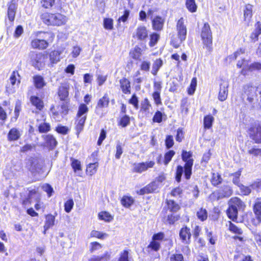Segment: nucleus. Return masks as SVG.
<instances>
[{
    "instance_id": "4468645a",
    "label": "nucleus",
    "mask_w": 261,
    "mask_h": 261,
    "mask_svg": "<svg viewBox=\"0 0 261 261\" xmlns=\"http://www.w3.org/2000/svg\"><path fill=\"white\" fill-rule=\"evenodd\" d=\"M160 187L159 184L155 180L151 182L144 188L141 189L138 193L140 195L151 193L156 190Z\"/></svg>"
},
{
    "instance_id": "58836bf2",
    "label": "nucleus",
    "mask_w": 261,
    "mask_h": 261,
    "mask_svg": "<svg viewBox=\"0 0 261 261\" xmlns=\"http://www.w3.org/2000/svg\"><path fill=\"white\" fill-rule=\"evenodd\" d=\"M241 175V171L240 170L238 171L231 173L229 175V176H233L232 182L234 184L238 186V187H240L241 184L240 182V177Z\"/></svg>"
},
{
    "instance_id": "052dcab7",
    "label": "nucleus",
    "mask_w": 261,
    "mask_h": 261,
    "mask_svg": "<svg viewBox=\"0 0 261 261\" xmlns=\"http://www.w3.org/2000/svg\"><path fill=\"white\" fill-rule=\"evenodd\" d=\"M160 38L159 35L153 33L150 36V42L149 45L150 46L152 47L158 41Z\"/></svg>"
},
{
    "instance_id": "c03bdc74",
    "label": "nucleus",
    "mask_w": 261,
    "mask_h": 261,
    "mask_svg": "<svg viewBox=\"0 0 261 261\" xmlns=\"http://www.w3.org/2000/svg\"><path fill=\"white\" fill-rule=\"evenodd\" d=\"M50 129V124L48 123H41L38 126V130L40 133L48 132Z\"/></svg>"
},
{
    "instance_id": "2f4dec72",
    "label": "nucleus",
    "mask_w": 261,
    "mask_h": 261,
    "mask_svg": "<svg viewBox=\"0 0 261 261\" xmlns=\"http://www.w3.org/2000/svg\"><path fill=\"white\" fill-rule=\"evenodd\" d=\"M97 167L98 163L97 162L89 164L87 167V173L91 176L93 175L96 173Z\"/></svg>"
},
{
    "instance_id": "393cba45",
    "label": "nucleus",
    "mask_w": 261,
    "mask_h": 261,
    "mask_svg": "<svg viewBox=\"0 0 261 261\" xmlns=\"http://www.w3.org/2000/svg\"><path fill=\"white\" fill-rule=\"evenodd\" d=\"M30 101L32 104L39 111H40L44 107L43 101L37 96H31L30 98Z\"/></svg>"
},
{
    "instance_id": "de8ad7c7",
    "label": "nucleus",
    "mask_w": 261,
    "mask_h": 261,
    "mask_svg": "<svg viewBox=\"0 0 261 261\" xmlns=\"http://www.w3.org/2000/svg\"><path fill=\"white\" fill-rule=\"evenodd\" d=\"M88 111V108L87 106L85 104H81L79 108L77 116L78 117H83V115L86 114Z\"/></svg>"
},
{
    "instance_id": "f03ea898",
    "label": "nucleus",
    "mask_w": 261,
    "mask_h": 261,
    "mask_svg": "<svg viewBox=\"0 0 261 261\" xmlns=\"http://www.w3.org/2000/svg\"><path fill=\"white\" fill-rule=\"evenodd\" d=\"M228 208L226 211L228 218L233 221L236 222L239 212H244L246 204L240 198L234 197L230 198L228 201Z\"/></svg>"
},
{
    "instance_id": "69168bd1",
    "label": "nucleus",
    "mask_w": 261,
    "mask_h": 261,
    "mask_svg": "<svg viewBox=\"0 0 261 261\" xmlns=\"http://www.w3.org/2000/svg\"><path fill=\"white\" fill-rule=\"evenodd\" d=\"M73 204L74 202L72 199H69L64 204L65 211L67 213H69L72 210Z\"/></svg>"
},
{
    "instance_id": "0eeeda50",
    "label": "nucleus",
    "mask_w": 261,
    "mask_h": 261,
    "mask_svg": "<svg viewBox=\"0 0 261 261\" xmlns=\"http://www.w3.org/2000/svg\"><path fill=\"white\" fill-rule=\"evenodd\" d=\"M31 64L38 69H40L44 62L45 57L40 53L31 51L28 55Z\"/></svg>"
},
{
    "instance_id": "cd10ccee",
    "label": "nucleus",
    "mask_w": 261,
    "mask_h": 261,
    "mask_svg": "<svg viewBox=\"0 0 261 261\" xmlns=\"http://www.w3.org/2000/svg\"><path fill=\"white\" fill-rule=\"evenodd\" d=\"M249 61L245 59H242L241 61H239L237 63V66L239 68H242L241 73L243 75L247 74V69L248 67Z\"/></svg>"
},
{
    "instance_id": "bb28decb",
    "label": "nucleus",
    "mask_w": 261,
    "mask_h": 261,
    "mask_svg": "<svg viewBox=\"0 0 261 261\" xmlns=\"http://www.w3.org/2000/svg\"><path fill=\"white\" fill-rule=\"evenodd\" d=\"M232 192L230 187L226 186L224 188L223 190H220L217 193V198L219 199L224 197H229L232 194Z\"/></svg>"
},
{
    "instance_id": "a18cd8bd",
    "label": "nucleus",
    "mask_w": 261,
    "mask_h": 261,
    "mask_svg": "<svg viewBox=\"0 0 261 261\" xmlns=\"http://www.w3.org/2000/svg\"><path fill=\"white\" fill-rule=\"evenodd\" d=\"M79 118V119L78 120V122L76 125V129L78 132V133H79L83 130L86 119V115H84L83 116V117Z\"/></svg>"
},
{
    "instance_id": "a19ab883",
    "label": "nucleus",
    "mask_w": 261,
    "mask_h": 261,
    "mask_svg": "<svg viewBox=\"0 0 261 261\" xmlns=\"http://www.w3.org/2000/svg\"><path fill=\"white\" fill-rule=\"evenodd\" d=\"M98 217L100 220L106 222H110L113 219L111 215L107 212H101L99 213Z\"/></svg>"
},
{
    "instance_id": "c756f323",
    "label": "nucleus",
    "mask_w": 261,
    "mask_h": 261,
    "mask_svg": "<svg viewBox=\"0 0 261 261\" xmlns=\"http://www.w3.org/2000/svg\"><path fill=\"white\" fill-rule=\"evenodd\" d=\"M9 80L12 86H15L16 82H17V85H19L20 83V77L17 71H13L10 77Z\"/></svg>"
},
{
    "instance_id": "864d4df0",
    "label": "nucleus",
    "mask_w": 261,
    "mask_h": 261,
    "mask_svg": "<svg viewBox=\"0 0 261 261\" xmlns=\"http://www.w3.org/2000/svg\"><path fill=\"white\" fill-rule=\"evenodd\" d=\"M174 154L175 152L173 150H170L165 153L164 161V164L165 165H167L169 163Z\"/></svg>"
},
{
    "instance_id": "7ed1b4c3",
    "label": "nucleus",
    "mask_w": 261,
    "mask_h": 261,
    "mask_svg": "<svg viewBox=\"0 0 261 261\" xmlns=\"http://www.w3.org/2000/svg\"><path fill=\"white\" fill-rule=\"evenodd\" d=\"M41 18L46 24L57 26L64 24L67 20L65 16L58 13H44L41 15Z\"/></svg>"
},
{
    "instance_id": "b1692460",
    "label": "nucleus",
    "mask_w": 261,
    "mask_h": 261,
    "mask_svg": "<svg viewBox=\"0 0 261 261\" xmlns=\"http://www.w3.org/2000/svg\"><path fill=\"white\" fill-rule=\"evenodd\" d=\"M33 83L37 89H42L46 85V83L43 77L41 75H35L33 77Z\"/></svg>"
},
{
    "instance_id": "5fc2aeb1",
    "label": "nucleus",
    "mask_w": 261,
    "mask_h": 261,
    "mask_svg": "<svg viewBox=\"0 0 261 261\" xmlns=\"http://www.w3.org/2000/svg\"><path fill=\"white\" fill-rule=\"evenodd\" d=\"M255 70H261V64L258 62L254 63L252 64L249 65L248 64V67L247 69L248 71H252Z\"/></svg>"
},
{
    "instance_id": "bf43d9fd",
    "label": "nucleus",
    "mask_w": 261,
    "mask_h": 261,
    "mask_svg": "<svg viewBox=\"0 0 261 261\" xmlns=\"http://www.w3.org/2000/svg\"><path fill=\"white\" fill-rule=\"evenodd\" d=\"M55 4V0H42L41 4L43 7L46 9L51 8Z\"/></svg>"
},
{
    "instance_id": "338daca9",
    "label": "nucleus",
    "mask_w": 261,
    "mask_h": 261,
    "mask_svg": "<svg viewBox=\"0 0 261 261\" xmlns=\"http://www.w3.org/2000/svg\"><path fill=\"white\" fill-rule=\"evenodd\" d=\"M130 123V118L127 115L124 116L120 120V125L122 127H125Z\"/></svg>"
},
{
    "instance_id": "412c9836",
    "label": "nucleus",
    "mask_w": 261,
    "mask_h": 261,
    "mask_svg": "<svg viewBox=\"0 0 261 261\" xmlns=\"http://www.w3.org/2000/svg\"><path fill=\"white\" fill-rule=\"evenodd\" d=\"M254 27L255 29L250 36L251 40L253 42L258 40V37L261 34V23L259 21L257 22Z\"/></svg>"
},
{
    "instance_id": "13d9d810",
    "label": "nucleus",
    "mask_w": 261,
    "mask_h": 261,
    "mask_svg": "<svg viewBox=\"0 0 261 261\" xmlns=\"http://www.w3.org/2000/svg\"><path fill=\"white\" fill-rule=\"evenodd\" d=\"M50 111L53 113L54 118L58 121H59V118L63 117V114L61 113L60 110L56 111L55 107L53 106L51 108Z\"/></svg>"
},
{
    "instance_id": "f3484780",
    "label": "nucleus",
    "mask_w": 261,
    "mask_h": 261,
    "mask_svg": "<svg viewBox=\"0 0 261 261\" xmlns=\"http://www.w3.org/2000/svg\"><path fill=\"white\" fill-rule=\"evenodd\" d=\"M251 130V136L256 143H261V123Z\"/></svg>"
},
{
    "instance_id": "1a4fd4ad",
    "label": "nucleus",
    "mask_w": 261,
    "mask_h": 261,
    "mask_svg": "<svg viewBox=\"0 0 261 261\" xmlns=\"http://www.w3.org/2000/svg\"><path fill=\"white\" fill-rule=\"evenodd\" d=\"M110 100L107 94H105L103 96L100 98L98 101L97 106L95 109V113L100 116H102L103 108L107 107L109 106Z\"/></svg>"
},
{
    "instance_id": "5701e85b",
    "label": "nucleus",
    "mask_w": 261,
    "mask_h": 261,
    "mask_svg": "<svg viewBox=\"0 0 261 261\" xmlns=\"http://www.w3.org/2000/svg\"><path fill=\"white\" fill-rule=\"evenodd\" d=\"M21 133L16 128H12L10 130L8 134V140L10 141H16L19 139Z\"/></svg>"
},
{
    "instance_id": "39448f33",
    "label": "nucleus",
    "mask_w": 261,
    "mask_h": 261,
    "mask_svg": "<svg viewBox=\"0 0 261 261\" xmlns=\"http://www.w3.org/2000/svg\"><path fill=\"white\" fill-rule=\"evenodd\" d=\"M201 37L204 46L211 52L212 50V33L210 25L205 23L201 30Z\"/></svg>"
},
{
    "instance_id": "774afa93",
    "label": "nucleus",
    "mask_w": 261,
    "mask_h": 261,
    "mask_svg": "<svg viewBox=\"0 0 261 261\" xmlns=\"http://www.w3.org/2000/svg\"><path fill=\"white\" fill-rule=\"evenodd\" d=\"M148 248H151L152 250L154 251H158L159 250L160 248V244L158 241H155L152 240V241L150 242V244L148 246Z\"/></svg>"
},
{
    "instance_id": "4c0bfd02",
    "label": "nucleus",
    "mask_w": 261,
    "mask_h": 261,
    "mask_svg": "<svg viewBox=\"0 0 261 261\" xmlns=\"http://www.w3.org/2000/svg\"><path fill=\"white\" fill-rule=\"evenodd\" d=\"M186 7L191 12H195L197 10V6L195 0H187L186 3Z\"/></svg>"
},
{
    "instance_id": "603ef678",
    "label": "nucleus",
    "mask_w": 261,
    "mask_h": 261,
    "mask_svg": "<svg viewBox=\"0 0 261 261\" xmlns=\"http://www.w3.org/2000/svg\"><path fill=\"white\" fill-rule=\"evenodd\" d=\"M197 86V79L196 77H193L192 79L190 88L188 89V93L190 95H192L194 94L196 87Z\"/></svg>"
},
{
    "instance_id": "37998d69",
    "label": "nucleus",
    "mask_w": 261,
    "mask_h": 261,
    "mask_svg": "<svg viewBox=\"0 0 261 261\" xmlns=\"http://www.w3.org/2000/svg\"><path fill=\"white\" fill-rule=\"evenodd\" d=\"M55 218L51 215H48L46 216L45 225L46 228H48L54 226Z\"/></svg>"
},
{
    "instance_id": "09e8293b",
    "label": "nucleus",
    "mask_w": 261,
    "mask_h": 261,
    "mask_svg": "<svg viewBox=\"0 0 261 261\" xmlns=\"http://www.w3.org/2000/svg\"><path fill=\"white\" fill-rule=\"evenodd\" d=\"M198 218L202 221L206 220L207 217V212L205 209L201 208L197 212Z\"/></svg>"
},
{
    "instance_id": "49530a36",
    "label": "nucleus",
    "mask_w": 261,
    "mask_h": 261,
    "mask_svg": "<svg viewBox=\"0 0 261 261\" xmlns=\"http://www.w3.org/2000/svg\"><path fill=\"white\" fill-rule=\"evenodd\" d=\"M70 160L71 161V166L75 172L82 170L81 162L79 160L72 158L70 159Z\"/></svg>"
},
{
    "instance_id": "4d7b16f0",
    "label": "nucleus",
    "mask_w": 261,
    "mask_h": 261,
    "mask_svg": "<svg viewBox=\"0 0 261 261\" xmlns=\"http://www.w3.org/2000/svg\"><path fill=\"white\" fill-rule=\"evenodd\" d=\"M184 172V168L181 166H178L176 172V180L177 182H180L181 176Z\"/></svg>"
},
{
    "instance_id": "aec40b11",
    "label": "nucleus",
    "mask_w": 261,
    "mask_h": 261,
    "mask_svg": "<svg viewBox=\"0 0 261 261\" xmlns=\"http://www.w3.org/2000/svg\"><path fill=\"white\" fill-rule=\"evenodd\" d=\"M48 45L47 42L43 39H34L31 42L32 47L40 49H45L48 46Z\"/></svg>"
},
{
    "instance_id": "0e129e2a",
    "label": "nucleus",
    "mask_w": 261,
    "mask_h": 261,
    "mask_svg": "<svg viewBox=\"0 0 261 261\" xmlns=\"http://www.w3.org/2000/svg\"><path fill=\"white\" fill-rule=\"evenodd\" d=\"M101 245L97 242H92L90 244V251L91 252H94L96 251L99 250L101 248Z\"/></svg>"
},
{
    "instance_id": "6e6d98bb",
    "label": "nucleus",
    "mask_w": 261,
    "mask_h": 261,
    "mask_svg": "<svg viewBox=\"0 0 261 261\" xmlns=\"http://www.w3.org/2000/svg\"><path fill=\"white\" fill-rule=\"evenodd\" d=\"M104 27L107 30H112L113 28V21L111 18H106L103 21Z\"/></svg>"
},
{
    "instance_id": "ddd939ff",
    "label": "nucleus",
    "mask_w": 261,
    "mask_h": 261,
    "mask_svg": "<svg viewBox=\"0 0 261 261\" xmlns=\"http://www.w3.org/2000/svg\"><path fill=\"white\" fill-rule=\"evenodd\" d=\"M229 84L227 81H223L220 85V91L218 95L219 100L223 101L226 99L228 95V90Z\"/></svg>"
},
{
    "instance_id": "4be33fe9",
    "label": "nucleus",
    "mask_w": 261,
    "mask_h": 261,
    "mask_svg": "<svg viewBox=\"0 0 261 261\" xmlns=\"http://www.w3.org/2000/svg\"><path fill=\"white\" fill-rule=\"evenodd\" d=\"M152 110V106L149 100L147 98H145L141 101L140 111L145 113V115H148L151 113Z\"/></svg>"
},
{
    "instance_id": "9d476101",
    "label": "nucleus",
    "mask_w": 261,
    "mask_h": 261,
    "mask_svg": "<svg viewBox=\"0 0 261 261\" xmlns=\"http://www.w3.org/2000/svg\"><path fill=\"white\" fill-rule=\"evenodd\" d=\"M18 0H11L8 4L7 15L9 20L11 21H14L17 9Z\"/></svg>"
},
{
    "instance_id": "f8f14e48",
    "label": "nucleus",
    "mask_w": 261,
    "mask_h": 261,
    "mask_svg": "<svg viewBox=\"0 0 261 261\" xmlns=\"http://www.w3.org/2000/svg\"><path fill=\"white\" fill-rule=\"evenodd\" d=\"M154 164L155 163L153 161L135 164H134V170L136 172L142 173L148 168H152Z\"/></svg>"
},
{
    "instance_id": "680f3d73",
    "label": "nucleus",
    "mask_w": 261,
    "mask_h": 261,
    "mask_svg": "<svg viewBox=\"0 0 261 261\" xmlns=\"http://www.w3.org/2000/svg\"><path fill=\"white\" fill-rule=\"evenodd\" d=\"M118 261H133L130 258H128V252L126 250H124L120 254V257Z\"/></svg>"
},
{
    "instance_id": "c85d7f7f",
    "label": "nucleus",
    "mask_w": 261,
    "mask_h": 261,
    "mask_svg": "<svg viewBox=\"0 0 261 261\" xmlns=\"http://www.w3.org/2000/svg\"><path fill=\"white\" fill-rule=\"evenodd\" d=\"M252 6L250 4L246 5L245 9L244 11V20L249 21L252 16Z\"/></svg>"
},
{
    "instance_id": "423d86ee",
    "label": "nucleus",
    "mask_w": 261,
    "mask_h": 261,
    "mask_svg": "<svg viewBox=\"0 0 261 261\" xmlns=\"http://www.w3.org/2000/svg\"><path fill=\"white\" fill-rule=\"evenodd\" d=\"M182 160L186 163L184 166L185 176L186 179H188L190 178L192 174V167L193 165V159L192 157V153L191 151H187L183 150L181 154Z\"/></svg>"
},
{
    "instance_id": "a878e982",
    "label": "nucleus",
    "mask_w": 261,
    "mask_h": 261,
    "mask_svg": "<svg viewBox=\"0 0 261 261\" xmlns=\"http://www.w3.org/2000/svg\"><path fill=\"white\" fill-rule=\"evenodd\" d=\"M42 138L46 145L49 147L54 148L57 144V141L51 135H43Z\"/></svg>"
},
{
    "instance_id": "3c124183",
    "label": "nucleus",
    "mask_w": 261,
    "mask_h": 261,
    "mask_svg": "<svg viewBox=\"0 0 261 261\" xmlns=\"http://www.w3.org/2000/svg\"><path fill=\"white\" fill-rule=\"evenodd\" d=\"M133 202V199L131 197L127 196L123 197L121 200L122 204L126 207L130 206Z\"/></svg>"
},
{
    "instance_id": "e2e57ef3",
    "label": "nucleus",
    "mask_w": 261,
    "mask_h": 261,
    "mask_svg": "<svg viewBox=\"0 0 261 261\" xmlns=\"http://www.w3.org/2000/svg\"><path fill=\"white\" fill-rule=\"evenodd\" d=\"M91 235L93 237H96L99 239H105L107 237V234L106 233H104L95 230H93L91 232Z\"/></svg>"
},
{
    "instance_id": "ea45409f",
    "label": "nucleus",
    "mask_w": 261,
    "mask_h": 261,
    "mask_svg": "<svg viewBox=\"0 0 261 261\" xmlns=\"http://www.w3.org/2000/svg\"><path fill=\"white\" fill-rule=\"evenodd\" d=\"M49 59L52 64L56 63L60 60V53L58 51H53L50 53Z\"/></svg>"
},
{
    "instance_id": "6ab92c4d",
    "label": "nucleus",
    "mask_w": 261,
    "mask_h": 261,
    "mask_svg": "<svg viewBox=\"0 0 261 261\" xmlns=\"http://www.w3.org/2000/svg\"><path fill=\"white\" fill-rule=\"evenodd\" d=\"M120 86L122 92L125 94L130 93V83L126 78L120 80Z\"/></svg>"
},
{
    "instance_id": "9b49d317",
    "label": "nucleus",
    "mask_w": 261,
    "mask_h": 261,
    "mask_svg": "<svg viewBox=\"0 0 261 261\" xmlns=\"http://www.w3.org/2000/svg\"><path fill=\"white\" fill-rule=\"evenodd\" d=\"M27 168L33 173L38 172L41 167L37 158H30L27 163Z\"/></svg>"
},
{
    "instance_id": "6e6552de",
    "label": "nucleus",
    "mask_w": 261,
    "mask_h": 261,
    "mask_svg": "<svg viewBox=\"0 0 261 261\" xmlns=\"http://www.w3.org/2000/svg\"><path fill=\"white\" fill-rule=\"evenodd\" d=\"M40 194L36 189L29 190L28 197L23 200L22 204L23 205H27L32 202L33 201L39 202L40 200Z\"/></svg>"
},
{
    "instance_id": "473e14b6",
    "label": "nucleus",
    "mask_w": 261,
    "mask_h": 261,
    "mask_svg": "<svg viewBox=\"0 0 261 261\" xmlns=\"http://www.w3.org/2000/svg\"><path fill=\"white\" fill-rule=\"evenodd\" d=\"M190 229H180L179 232V236L183 241L188 243L190 237L191 233L189 231Z\"/></svg>"
},
{
    "instance_id": "a211bd4d",
    "label": "nucleus",
    "mask_w": 261,
    "mask_h": 261,
    "mask_svg": "<svg viewBox=\"0 0 261 261\" xmlns=\"http://www.w3.org/2000/svg\"><path fill=\"white\" fill-rule=\"evenodd\" d=\"M165 22V19L162 17L157 16L152 19L153 29L155 31H161Z\"/></svg>"
},
{
    "instance_id": "2eb2a0df",
    "label": "nucleus",
    "mask_w": 261,
    "mask_h": 261,
    "mask_svg": "<svg viewBox=\"0 0 261 261\" xmlns=\"http://www.w3.org/2000/svg\"><path fill=\"white\" fill-rule=\"evenodd\" d=\"M138 40L144 41L148 37V32L146 28L144 26H140L136 30L135 34L133 36Z\"/></svg>"
},
{
    "instance_id": "f257e3e1",
    "label": "nucleus",
    "mask_w": 261,
    "mask_h": 261,
    "mask_svg": "<svg viewBox=\"0 0 261 261\" xmlns=\"http://www.w3.org/2000/svg\"><path fill=\"white\" fill-rule=\"evenodd\" d=\"M242 96L252 108H261V85L257 87L249 85L244 86Z\"/></svg>"
},
{
    "instance_id": "f704fd0d",
    "label": "nucleus",
    "mask_w": 261,
    "mask_h": 261,
    "mask_svg": "<svg viewBox=\"0 0 261 261\" xmlns=\"http://www.w3.org/2000/svg\"><path fill=\"white\" fill-rule=\"evenodd\" d=\"M166 203L168 209L171 212H177L179 209V206L173 200H167Z\"/></svg>"
},
{
    "instance_id": "8fccbe9b",
    "label": "nucleus",
    "mask_w": 261,
    "mask_h": 261,
    "mask_svg": "<svg viewBox=\"0 0 261 261\" xmlns=\"http://www.w3.org/2000/svg\"><path fill=\"white\" fill-rule=\"evenodd\" d=\"M222 178L218 173H213L211 182L214 186H217L222 182Z\"/></svg>"
},
{
    "instance_id": "c9c22d12",
    "label": "nucleus",
    "mask_w": 261,
    "mask_h": 261,
    "mask_svg": "<svg viewBox=\"0 0 261 261\" xmlns=\"http://www.w3.org/2000/svg\"><path fill=\"white\" fill-rule=\"evenodd\" d=\"M130 55L133 59L140 60V58L142 55V49L139 47H136L134 50L130 53Z\"/></svg>"
},
{
    "instance_id": "72a5a7b5",
    "label": "nucleus",
    "mask_w": 261,
    "mask_h": 261,
    "mask_svg": "<svg viewBox=\"0 0 261 261\" xmlns=\"http://www.w3.org/2000/svg\"><path fill=\"white\" fill-rule=\"evenodd\" d=\"M163 65V61L161 59H156L152 65L151 73L156 75L158 70Z\"/></svg>"
},
{
    "instance_id": "79ce46f5",
    "label": "nucleus",
    "mask_w": 261,
    "mask_h": 261,
    "mask_svg": "<svg viewBox=\"0 0 261 261\" xmlns=\"http://www.w3.org/2000/svg\"><path fill=\"white\" fill-rule=\"evenodd\" d=\"M214 118L211 115H207L204 118V126L205 128L209 129L211 127Z\"/></svg>"
},
{
    "instance_id": "20e7f679",
    "label": "nucleus",
    "mask_w": 261,
    "mask_h": 261,
    "mask_svg": "<svg viewBox=\"0 0 261 261\" xmlns=\"http://www.w3.org/2000/svg\"><path fill=\"white\" fill-rule=\"evenodd\" d=\"M176 29L178 40L172 39L171 41V44L175 48H178L186 38L187 29L186 27L184 25L183 18H180L177 21Z\"/></svg>"
},
{
    "instance_id": "dca6fc26",
    "label": "nucleus",
    "mask_w": 261,
    "mask_h": 261,
    "mask_svg": "<svg viewBox=\"0 0 261 261\" xmlns=\"http://www.w3.org/2000/svg\"><path fill=\"white\" fill-rule=\"evenodd\" d=\"M69 84H63L60 86L58 90V95L61 100H66L69 95Z\"/></svg>"
},
{
    "instance_id": "e433bc0d",
    "label": "nucleus",
    "mask_w": 261,
    "mask_h": 261,
    "mask_svg": "<svg viewBox=\"0 0 261 261\" xmlns=\"http://www.w3.org/2000/svg\"><path fill=\"white\" fill-rule=\"evenodd\" d=\"M109 258V255L107 252L101 256H93L88 261H107Z\"/></svg>"
},
{
    "instance_id": "7c9ffc66",
    "label": "nucleus",
    "mask_w": 261,
    "mask_h": 261,
    "mask_svg": "<svg viewBox=\"0 0 261 261\" xmlns=\"http://www.w3.org/2000/svg\"><path fill=\"white\" fill-rule=\"evenodd\" d=\"M253 211L257 217V221L258 223H260L261 219L260 216H261V202H256L253 207Z\"/></svg>"
}]
</instances>
